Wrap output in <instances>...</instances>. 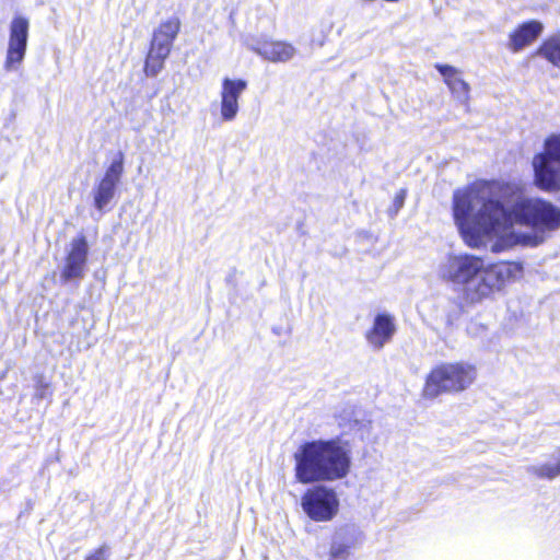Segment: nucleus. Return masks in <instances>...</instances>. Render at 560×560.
Wrapping results in <instances>:
<instances>
[{
    "label": "nucleus",
    "instance_id": "f257e3e1",
    "mask_svg": "<svg viewBox=\"0 0 560 560\" xmlns=\"http://www.w3.org/2000/svg\"><path fill=\"white\" fill-rule=\"evenodd\" d=\"M509 184L477 180L453 195V217L465 243L474 248L483 244L487 224L525 225L533 232H520L515 241L535 247L544 243L547 232L560 228V208L541 198H516Z\"/></svg>",
    "mask_w": 560,
    "mask_h": 560
},
{
    "label": "nucleus",
    "instance_id": "f03ea898",
    "mask_svg": "<svg viewBox=\"0 0 560 560\" xmlns=\"http://www.w3.org/2000/svg\"><path fill=\"white\" fill-rule=\"evenodd\" d=\"M522 271L521 262L500 261L486 267L480 257L468 254L450 256L439 269L442 279L465 285V295L470 303H479L501 291Z\"/></svg>",
    "mask_w": 560,
    "mask_h": 560
},
{
    "label": "nucleus",
    "instance_id": "7ed1b4c3",
    "mask_svg": "<svg viewBox=\"0 0 560 560\" xmlns=\"http://www.w3.org/2000/svg\"><path fill=\"white\" fill-rule=\"evenodd\" d=\"M294 477L302 485L345 479L352 466V447L341 436L314 439L299 445L293 454Z\"/></svg>",
    "mask_w": 560,
    "mask_h": 560
},
{
    "label": "nucleus",
    "instance_id": "20e7f679",
    "mask_svg": "<svg viewBox=\"0 0 560 560\" xmlns=\"http://www.w3.org/2000/svg\"><path fill=\"white\" fill-rule=\"evenodd\" d=\"M476 377L475 368L465 362L441 363L425 378L423 396L436 398L441 394L465 390Z\"/></svg>",
    "mask_w": 560,
    "mask_h": 560
},
{
    "label": "nucleus",
    "instance_id": "39448f33",
    "mask_svg": "<svg viewBox=\"0 0 560 560\" xmlns=\"http://www.w3.org/2000/svg\"><path fill=\"white\" fill-rule=\"evenodd\" d=\"M534 183L545 191L560 190V133L544 141V150L533 159Z\"/></svg>",
    "mask_w": 560,
    "mask_h": 560
},
{
    "label": "nucleus",
    "instance_id": "423d86ee",
    "mask_svg": "<svg viewBox=\"0 0 560 560\" xmlns=\"http://www.w3.org/2000/svg\"><path fill=\"white\" fill-rule=\"evenodd\" d=\"M308 488L301 498V508L315 522L331 521L339 511V498L335 489L323 482Z\"/></svg>",
    "mask_w": 560,
    "mask_h": 560
},
{
    "label": "nucleus",
    "instance_id": "0eeeda50",
    "mask_svg": "<svg viewBox=\"0 0 560 560\" xmlns=\"http://www.w3.org/2000/svg\"><path fill=\"white\" fill-rule=\"evenodd\" d=\"M125 171V154L118 151L109 165L106 167L103 177L94 185L92 189L93 206L100 211H106L108 205L114 199L121 177Z\"/></svg>",
    "mask_w": 560,
    "mask_h": 560
},
{
    "label": "nucleus",
    "instance_id": "6e6552de",
    "mask_svg": "<svg viewBox=\"0 0 560 560\" xmlns=\"http://www.w3.org/2000/svg\"><path fill=\"white\" fill-rule=\"evenodd\" d=\"M90 254V245L83 233L78 234L70 242V249L65 257V265L60 271L61 284L79 282L85 277Z\"/></svg>",
    "mask_w": 560,
    "mask_h": 560
},
{
    "label": "nucleus",
    "instance_id": "1a4fd4ad",
    "mask_svg": "<svg viewBox=\"0 0 560 560\" xmlns=\"http://www.w3.org/2000/svg\"><path fill=\"white\" fill-rule=\"evenodd\" d=\"M363 533L355 524L336 528L331 536L328 560H349L352 551L363 542Z\"/></svg>",
    "mask_w": 560,
    "mask_h": 560
},
{
    "label": "nucleus",
    "instance_id": "9d476101",
    "mask_svg": "<svg viewBox=\"0 0 560 560\" xmlns=\"http://www.w3.org/2000/svg\"><path fill=\"white\" fill-rule=\"evenodd\" d=\"M28 27V20L23 16H15L12 20L5 59L7 69H12L15 63L23 61L27 47Z\"/></svg>",
    "mask_w": 560,
    "mask_h": 560
},
{
    "label": "nucleus",
    "instance_id": "9b49d317",
    "mask_svg": "<svg viewBox=\"0 0 560 560\" xmlns=\"http://www.w3.org/2000/svg\"><path fill=\"white\" fill-rule=\"evenodd\" d=\"M247 89V81L244 79L224 78L221 91V117L224 121L235 119L240 106L238 100Z\"/></svg>",
    "mask_w": 560,
    "mask_h": 560
},
{
    "label": "nucleus",
    "instance_id": "f8f14e48",
    "mask_svg": "<svg viewBox=\"0 0 560 560\" xmlns=\"http://www.w3.org/2000/svg\"><path fill=\"white\" fill-rule=\"evenodd\" d=\"M396 332L395 318L387 312L377 313L372 327L365 332V339L375 350H381Z\"/></svg>",
    "mask_w": 560,
    "mask_h": 560
},
{
    "label": "nucleus",
    "instance_id": "ddd939ff",
    "mask_svg": "<svg viewBox=\"0 0 560 560\" xmlns=\"http://www.w3.org/2000/svg\"><path fill=\"white\" fill-rule=\"evenodd\" d=\"M179 30L180 22L177 18L162 22L153 32L150 50L160 56H170Z\"/></svg>",
    "mask_w": 560,
    "mask_h": 560
},
{
    "label": "nucleus",
    "instance_id": "4468645a",
    "mask_svg": "<svg viewBox=\"0 0 560 560\" xmlns=\"http://www.w3.org/2000/svg\"><path fill=\"white\" fill-rule=\"evenodd\" d=\"M544 32V24L538 20L521 23L509 36V47L518 52L534 43Z\"/></svg>",
    "mask_w": 560,
    "mask_h": 560
},
{
    "label": "nucleus",
    "instance_id": "2eb2a0df",
    "mask_svg": "<svg viewBox=\"0 0 560 560\" xmlns=\"http://www.w3.org/2000/svg\"><path fill=\"white\" fill-rule=\"evenodd\" d=\"M434 68L442 75L452 95L458 102L466 103L469 98L470 88L469 84L459 77V70L447 63H435Z\"/></svg>",
    "mask_w": 560,
    "mask_h": 560
},
{
    "label": "nucleus",
    "instance_id": "dca6fc26",
    "mask_svg": "<svg viewBox=\"0 0 560 560\" xmlns=\"http://www.w3.org/2000/svg\"><path fill=\"white\" fill-rule=\"evenodd\" d=\"M535 55L560 68V32L545 38Z\"/></svg>",
    "mask_w": 560,
    "mask_h": 560
},
{
    "label": "nucleus",
    "instance_id": "f3484780",
    "mask_svg": "<svg viewBox=\"0 0 560 560\" xmlns=\"http://www.w3.org/2000/svg\"><path fill=\"white\" fill-rule=\"evenodd\" d=\"M295 52V47L289 43L270 42L265 59L271 62H287L294 57Z\"/></svg>",
    "mask_w": 560,
    "mask_h": 560
},
{
    "label": "nucleus",
    "instance_id": "a211bd4d",
    "mask_svg": "<svg viewBox=\"0 0 560 560\" xmlns=\"http://www.w3.org/2000/svg\"><path fill=\"white\" fill-rule=\"evenodd\" d=\"M528 471L539 478L553 479L560 475V451L553 455V462L541 465H533Z\"/></svg>",
    "mask_w": 560,
    "mask_h": 560
},
{
    "label": "nucleus",
    "instance_id": "6ab92c4d",
    "mask_svg": "<svg viewBox=\"0 0 560 560\" xmlns=\"http://www.w3.org/2000/svg\"><path fill=\"white\" fill-rule=\"evenodd\" d=\"M168 56H160L149 50L144 63V72L148 77H156L164 67V61Z\"/></svg>",
    "mask_w": 560,
    "mask_h": 560
},
{
    "label": "nucleus",
    "instance_id": "aec40b11",
    "mask_svg": "<svg viewBox=\"0 0 560 560\" xmlns=\"http://www.w3.org/2000/svg\"><path fill=\"white\" fill-rule=\"evenodd\" d=\"M271 40L266 39L262 36H247L244 39L245 46L252 51L256 52L265 59L268 46Z\"/></svg>",
    "mask_w": 560,
    "mask_h": 560
},
{
    "label": "nucleus",
    "instance_id": "412c9836",
    "mask_svg": "<svg viewBox=\"0 0 560 560\" xmlns=\"http://www.w3.org/2000/svg\"><path fill=\"white\" fill-rule=\"evenodd\" d=\"M520 232H511L503 236L498 237L491 246L492 252L501 253L514 245H523L521 242L515 241V235Z\"/></svg>",
    "mask_w": 560,
    "mask_h": 560
},
{
    "label": "nucleus",
    "instance_id": "4be33fe9",
    "mask_svg": "<svg viewBox=\"0 0 560 560\" xmlns=\"http://www.w3.org/2000/svg\"><path fill=\"white\" fill-rule=\"evenodd\" d=\"M110 547L107 544H103L93 551H91L84 560H109Z\"/></svg>",
    "mask_w": 560,
    "mask_h": 560
},
{
    "label": "nucleus",
    "instance_id": "5701e85b",
    "mask_svg": "<svg viewBox=\"0 0 560 560\" xmlns=\"http://www.w3.org/2000/svg\"><path fill=\"white\" fill-rule=\"evenodd\" d=\"M405 199H406V190L405 189H400L394 200H393V206L390 208V213L393 214H397L398 211L404 207V203H405Z\"/></svg>",
    "mask_w": 560,
    "mask_h": 560
},
{
    "label": "nucleus",
    "instance_id": "b1692460",
    "mask_svg": "<svg viewBox=\"0 0 560 560\" xmlns=\"http://www.w3.org/2000/svg\"><path fill=\"white\" fill-rule=\"evenodd\" d=\"M49 395V385L39 381L36 385L35 397L37 399H46Z\"/></svg>",
    "mask_w": 560,
    "mask_h": 560
},
{
    "label": "nucleus",
    "instance_id": "393cba45",
    "mask_svg": "<svg viewBox=\"0 0 560 560\" xmlns=\"http://www.w3.org/2000/svg\"><path fill=\"white\" fill-rule=\"evenodd\" d=\"M236 272L235 269H233V271L226 277V283L228 284H231L233 283V279H234V273Z\"/></svg>",
    "mask_w": 560,
    "mask_h": 560
}]
</instances>
